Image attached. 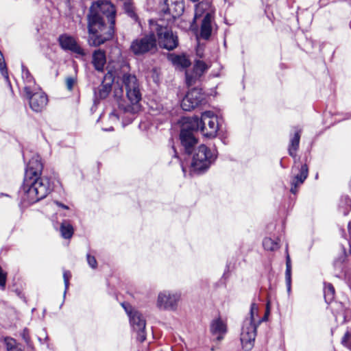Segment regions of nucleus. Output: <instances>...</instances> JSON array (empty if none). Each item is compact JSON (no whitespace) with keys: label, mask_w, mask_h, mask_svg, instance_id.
<instances>
[{"label":"nucleus","mask_w":351,"mask_h":351,"mask_svg":"<svg viewBox=\"0 0 351 351\" xmlns=\"http://www.w3.org/2000/svg\"><path fill=\"white\" fill-rule=\"evenodd\" d=\"M150 29L158 37L159 45L168 50H172L178 45V39L167 27L159 25L154 21H149Z\"/></svg>","instance_id":"obj_7"},{"label":"nucleus","mask_w":351,"mask_h":351,"mask_svg":"<svg viewBox=\"0 0 351 351\" xmlns=\"http://www.w3.org/2000/svg\"><path fill=\"white\" fill-rule=\"evenodd\" d=\"M86 258H87V262H88V264L89 265V266L93 269H95L97 266V263L95 257L88 254L86 255Z\"/></svg>","instance_id":"obj_34"},{"label":"nucleus","mask_w":351,"mask_h":351,"mask_svg":"<svg viewBox=\"0 0 351 351\" xmlns=\"http://www.w3.org/2000/svg\"><path fill=\"white\" fill-rule=\"evenodd\" d=\"M123 8L125 12L128 14L129 16H130L135 21L137 20V16L134 12V7L131 2V0H126L124 1Z\"/></svg>","instance_id":"obj_29"},{"label":"nucleus","mask_w":351,"mask_h":351,"mask_svg":"<svg viewBox=\"0 0 351 351\" xmlns=\"http://www.w3.org/2000/svg\"><path fill=\"white\" fill-rule=\"evenodd\" d=\"M204 99L201 89L193 88L190 90L181 102V107L185 111H190L199 106Z\"/></svg>","instance_id":"obj_11"},{"label":"nucleus","mask_w":351,"mask_h":351,"mask_svg":"<svg viewBox=\"0 0 351 351\" xmlns=\"http://www.w3.org/2000/svg\"><path fill=\"white\" fill-rule=\"evenodd\" d=\"M208 65L202 60H197L191 71H186V82L188 86H191L199 79V77L208 69Z\"/></svg>","instance_id":"obj_16"},{"label":"nucleus","mask_w":351,"mask_h":351,"mask_svg":"<svg viewBox=\"0 0 351 351\" xmlns=\"http://www.w3.org/2000/svg\"><path fill=\"white\" fill-rule=\"evenodd\" d=\"M123 306L125 308L127 311L128 315L130 316V323L137 333H138V339L140 341H143L145 340V321L142 317V315L137 311H130L129 312L124 304Z\"/></svg>","instance_id":"obj_13"},{"label":"nucleus","mask_w":351,"mask_h":351,"mask_svg":"<svg viewBox=\"0 0 351 351\" xmlns=\"http://www.w3.org/2000/svg\"><path fill=\"white\" fill-rule=\"evenodd\" d=\"M60 232L63 238L70 239L73 234V228L67 221H64L61 224Z\"/></svg>","instance_id":"obj_25"},{"label":"nucleus","mask_w":351,"mask_h":351,"mask_svg":"<svg viewBox=\"0 0 351 351\" xmlns=\"http://www.w3.org/2000/svg\"><path fill=\"white\" fill-rule=\"evenodd\" d=\"M116 10L108 1L93 3L88 14L90 45L98 46L110 39L114 34Z\"/></svg>","instance_id":"obj_1"},{"label":"nucleus","mask_w":351,"mask_h":351,"mask_svg":"<svg viewBox=\"0 0 351 351\" xmlns=\"http://www.w3.org/2000/svg\"><path fill=\"white\" fill-rule=\"evenodd\" d=\"M22 77L25 82V86H27L28 85L34 86V85H36L32 76L31 75L27 69H23Z\"/></svg>","instance_id":"obj_30"},{"label":"nucleus","mask_w":351,"mask_h":351,"mask_svg":"<svg viewBox=\"0 0 351 351\" xmlns=\"http://www.w3.org/2000/svg\"><path fill=\"white\" fill-rule=\"evenodd\" d=\"M300 138V131L295 133L294 136L291 139V144L289 148V154L291 156L295 157L299 147Z\"/></svg>","instance_id":"obj_23"},{"label":"nucleus","mask_w":351,"mask_h":351,"mask_svg":"<svg viewBox=\"0 0 351 351\" xmlns=\"http://www.w3.org/2000/svg\"><path fill=\"white\" fill-rule=\"evenodd\" d=\"M95 69L98 71H103L106 62V54L104 51L98 49L93 53L92 61Z\"/></svg>","instance_id":"obj_19"},{"label":"nucleus","mask_w":351,"mask_h":351,"mask_svg":"<svg viewBox=\"0 0 351 351\" xmlns=\"http://www.w3.org/2000/svg\"><path fill=\"white\" fill-rule=\"evenodd\" d=\"M180 298V295L177 292L164 291L158 294L156 304L160 309L174 311Z\"/></svg>","instance_id":"obj_10"},{"label":"nucleus","mask_w":351,"mask_h":351,"mask_svg":"<svg viewBox=\"0 0 351 351\" xmlns=\"http://www.w3.org/2000/svg\"><path fill=\"white\" fill-rule=\"evenodd\" d=\"M59 43L61 47L64 50H69L79 56H85L84 49L78 45L75 38L67 34L61 35L59 37Z\"/></svg>","instance_id":"obj_15"},{"label":"nucleus","mask_w":351,"mask_h":351,"mask_svg":"<svg viewBox=\"0 0 351 351\" xmlns=\"http://www.w3.org/2000/svg\"><path fill=\"white\" fill-rule=\"evenodd\" d=\"M111 88L110 84H103L99 89V97L101 99L106 98L111 91Z\"/></svg>","instance_id":"obj_31"},{"label":"nucleus","mask_w":351,"mask_h":351,"mask_svg":"<svg viewBox=\"0 0 351 351\" xmlns=\"http://www.w3.org/2000/svg\"><path fill=\"white\" fill-rule=\"evenodd\" d=\"M71 277V274L70 273V271H64V273H63V278H64V286H65V290H64V295L66 292V290L68 289L69 288V280Z\"/></svg>","instance_id":"obj_33"},{"label":"nucleus","mask_w":351,"mask_h":351,"mask_svg":"<svg viewBox=\"0 0 351 351\" xmlns=\"http://www.w3.org/2000/svg\"><path fill=\"white\" fill-rule=\"evenodd\" d=\"M43 169L40 157L38 155L34 156L27 166L23 185V191L29 203L45 198L52 190L49 180L40 177Z\"/></svg>","instance_id":"obj_2"},{"label":"nucleus","mask_w":351,"mask_h":351,"mask_svg":"<svg viewBox=\"0 0 351 351\" xmlns=\"http://www.w3.org/2000/svg\"><path fill=\"white\" fill-rule=\"evenodd\" d=\"M263 245L268 251H275L279 248L278 243L269 237L264 239Z\"/></svg>","instance_id":"obj_27"},{"label":"nucleus","mask_w":351,"mask_h":351,"mask_svg":"<svg viewBox=\"0 0 351 351\" xmlns=\"http://www.w3.org/2000/svg\"><path fill=\"white\" fill-rule=\"evenodd\" d=\"M286 273H285V278H286V284L288 293L291 292V260L290 257L288 255L287 257L286 262Z\"/></svg>","instance_id":"obj_26"},{"label":"nucleus","mask_w":351,"mask_h":351,"mask_svg":"<svg viewBox=\"0 0 351 351\" xmlns=\"http://www.w3.org/2000/svg\"><path fill=\"white\" fill-rule=\"evenodd\" d=\"M256 323H252V319H244L241 329L240 339L245 350H250L254 343L256 335Z\"/></svg>","instance_id":"obj_9"},{"label":"nucleus","mask_w":351,"mask_h":351,"mask_svg":"<svg viewBox=\"0 0 351 351\" xmlns=\"http://www.w3.org/2000/svg\"><path fill=\"white\" fill-rule=\"evenodd\" d=\"M4 343L7 351H24L23 347L12 337H5Z\"/></svg>","instance_id":"obj_22"},{"label":"nucleus","mask_w":351,"mask_h":351,"mask_svg":"<svg viewBox=\"0 0 351 351\" xmlns=\"http://www.w3.org/2000/svg\"><path fill=\"white\" fill-rule=\"evenodd\" d=\"M324 299L327 303L332 301L335 295V289L331 284H326L324 287Z\"/></svg>","instance_id":"obj_28"},{"label":"nucleus","mask_w":351,"mask_h":351,"mask_svg":"<svg viewBox=\"0 0 351 351\" xmlns=\"http://www.w3.org/2000/svg\"><path fill=\"white\" fill-rule=\"evenodd\" d=\"M171 60L172 63L182 68L188 67L190 65V60L185 56H171Z\"/></svg>","instance_id":"obj_24"},{"label":"nucleus","mask_w":351,"mask_h":351,"mask_svg":"<svg viewBox=\"0 0 351 351\" xmlns=\"http://www.w3.org/2000/svg\"><path fill=\"white\" fill-rule=\"evenodd\" d=\"M210 331L215 339L222 340L228 332L227 321L221 317L213 319L210 325Z\"/></svg>","instance_id":"obj_14"},{"label":"nucleus","mask_w":351,"mask_h":351,"mask_svg":"<svg viewBox=\"0 0 351 351\" xmlns=\"http://www.w3.org/2000/svg\"><path fill=\"white\" fill-rule=\"evenodd\" d=\"M24 91L33 111L40 112L46 108L48 103L47 96L38 85L24 86Z\"/></svg>","instance_id":"obj_6"},{"label":"nucleus","mask_w":351,"mask_h":351,"mask_svg":"<svg viewBox=\"0 0 351 351\" xmlns=\"http://www.w3.org/2000/svg\"><path fill=\"white\" fill-rule=\"evenodd\" d=\"M202 10V6L200 5H198L196 8V11H195V18H197L199 16H200V14H199V10Z\"/></svg>","instance_id":"obj_37"},{"label":"nucleus","mask_w":351,"mask_h":351,"mask_svg":"<svg viewBox=\"0 0 351 351\" xmlns=\"http://www.w3.org/2000/svg\"><path fill=\"white\" fill-rule=\"evenodd\" d=\"M308 169L306 165H302L300 173L295 176L291 180V192L295 194L297 192V187L302 184L308 176Z\"/></svg>","instance_id":"obj_18"},{"label":"nucleus","mask_w":351,"mask_h":351,"mask_svg":"<svg viewBox=\"0 0 351 351\" xmlns=\"http://www.w3.org/2000/svg\"><path fill=\"white\" fill-rule=\"evenodd\" d=\"M56 204L58 206L62 207V208H64V209H69V207H68L67 206H66V205H64V204H62V203H60V202H56Z\"/></svg>","instance_id":"obj_38"},{"label":"nucleus","mask_w":351,"mask_h":351,"mask_svg":"<svg viewBox=\"0 0 351 351\" xmlns=\"http://www.w3.org/2000/svg\"><path fill=\"white\" fill-rule=\"evenodd\" d=\"M166 8L165 12L171 14L173 18L179 16L184 12V5L182 0H162Z\"/></svg>","instance_id":"obj_17"},{"label":"nucleus","mask_w":351,"mask_h":351,"mask_svg":"<svg viewBox=\"0 0 351 351\" xmlns=\"http://www.w3.org/2000/svg\"><path fill=\"white\" fill-rule=\"evenodd\" d=\"M215 158V154L204 145H201L195 150L191 162V169L194 171L207 169Z\"/></svg>","instance_id":"obj_8"},{"label":"nucleus","mask_w":351,"mask_h":351,"mask_svg":"<svg viewBox=\"0 0 351 351\" xmlns=\"http://www.w3.org/2000/svg\"><path fill=\"white\" fill-rule=\"evenodd\" d=\"M75 83V80L73 77H68L66 80V85L68 90H71Z\"/></svg>","instance_id":"obj_35"},{"label":"nucleus","mask_w":351,"mask_h":351,"mask_svg":"<svg viewBox=\"0 0 351 351\" xmlns=\"http://www.w3.org/2000/svg\"><path fill=\"white\" fill-rule=\"evenodd\" d=\"M104 130L106 131H112V130H113V127L110 126V128H104Z\"/></svg>","instance_id":"obj_39"},{"label":"nucleus","mask_w":351,"mask_h":351,"mask_svg":"<svg viewBox=\"0 0 351 351\" xmlns=\"http://www.w3.org/2000/svg\"><path fill=\"white\" fill-rule=\"evenodd\" d=\"M193 130H200L202 134L209 138L215 137L219 130L217 117L212 111H205L199 119L197 117L189 119Z\"/></svg>","instance_id":"obj_4"},{"label":"nucleus","mask_w":351,"mask_h":351,"mask_svg":"<svg viewBox=\"0 0 351 351\" xmlns=\"http://www.w3.org/2000/svg\"><path fill=\"white\" fill-rule=\"evenodd\" d=\"M126 95L132 106L119 104V112L114 110L109 114V119L112 124L117 123L120 117L124 124L132 121L135 113L138 110V104L141 99V93L136 77L130 74H125L123 77Z\"/></svg>","instance_id":"obj_3"},{"label":"nucleus","mask_w":351,"mask_h":351,"mask_svg":"<svg viewBox=\"0 0 351 351\" xmlns=\"http://www.w3.org/2000/svg\"><path fill=\"white\" fill-rule=\"evenodd\" d=\"M130 51L136 56H142L152 53L157 49V40L155 32H150L142 37L134 39L130 45Z\"/></svg>","instance_id":"obj_5"},{"label":"nucleus","mask_w":351,"mask_h":351,"mask_svg":"<svg viewBox=\"0 0 351 351\" xmlns=\"http://www.w3.org/2000/svg\"><path fill=\"white\" fill-rule=\"evenodd\" d=\"M7 273L0 266V288L3 290L5 287Z\"/></svg>","instance_id":"obj_32"},{"label":"nucleus","mask_w":351,"mask_h":351,"mask_svg":"<svg viewBox=\"0 0 351 351\" xmlns=\"http://www.w3.org/2000/svg\"><path fill=\"white\" fill-rule=\"evenodd\" d=\"M195 130L191 128L189 119L184 123L181 130L180 135L181 143L188 154L191 153L193 147L197 143V139L193 133Z\"/></svg>","instance_id":"obj_12"},{"label":"nucleus","mask_w":351,"mask_h":351,"mask_svg":"<svg viewBox=\"0 0 351 351\" xmlns=\"http://www.w3.org/2000/svg\"><path fill=\"white\" fill-rule=\"evenodd\" d=\"M212 19L213 16L210 13H207L201 25V36L205 39H208L212 32Z\"/></svg>","instance_id":"obj_21"},{"label":"nucleus","mask_w":351,"mask_h":351,"mask_svg":"<svg viewBox=\"0 0 351 351\" xmlns=\"http://www.w3.org/2000/svg\"><path fill=\"white\" fill-rule=\"evenodd\" d=\"M269 304H267V311L263 317L259 318L258 316V307L255 303H252L250 307V315L245 319H252V323L260 324L262 322L267 320V315L269 314Z\"/></svg>","instance_id":"obj_20"},{"label":"nucleus","mask_w":351,"mask_h":351,"mask_svg":"<svg viewBox=\"0 0 351 351\" xmlns=\"http://www.w3.org/2000/svg\"><path fill=\"white\" fill-rule=\"evenodd\" d=\"M349 339H350V334H349V332H346L344 335L343 337L342 338V340H341L342 344L344 346H347L348 343L349 341Z\"/></svg>","instance_id":"obj_36"}]
</instances>
